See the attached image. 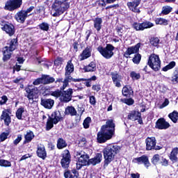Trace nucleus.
I'll return each mask as SVG.
<instances>
[{
    "mask_svg": "<svg viewBox=\"0 0 178 178\" xmlns=\"http://www.w3.org/2000/svg\"><path fill=\"white\" fill-rule=\"evenodd\" d=\"M116 124L113 120H107L106 124L102 125L97 135V143L99 144H105L106 141L112 140L115 136Z\"/></svg>",
    "mask_w": 178,
    "mask_h": 178,
    "instance_id": "obj_1",
    "label": "nucleus"
},
{
    "mask_svg": "<svg viewBox=\"0 0 178 178\" xmlns=\"http://www.w3.org/2000/svg\"><path fill=\"white\" fill-rule=\"evenodd\" d=\"M120 147L118 145L110 144L103 149L104 168H108L109 163L115 161V157L120 152Z\"/></svg>",
    "mask_w": 178,
    "mask_h": 178,
    "instance_id": "obj_2",
    "label": "nucleus"
},
{
    "mask_svg": "<svg viewBox=\"0 0 178 178\" xmlns=\"http://www.w3.org/2000/svg\"><path fill=\"white\" fill-rule=\"evenodd\" d=\"M140 47L141 43L139 42L134 46L127 47V50L122 54L123 57L129 59L131 55H134V54H135L132 58V62L135 65H140L142 58L141 54L139 53Z\"/></svg>",
    "mask_w": 178,
    "mask_h": 178,
    "instance_id": "obj_3",
    "label": "nucleus"
},
{
    "mask_svg": "<svg viewBox=\"0 0 178 178\" xmlns=\"http://www.w3.org/2000/svg\"><path fill=\"white\" fill-rule=\"evenodd\" d=\"M69 0H55L51 6L52 10H54L53 14L54 17H59L60 15H63L66 10L70 8V3L67 2Z\"/></svg>",
    "mask_w": 178,
    "mask_h": 178,
    "instance_id": "obj_4",
    "label": "nucleus"
},
{
    "mask_svg": "<svg viewBox=\"0 0 178 178\" xmlns=\"http://www.w3.org/2000/svg\"><path fill=\"white\" fill-rule=\"evenodd\" d=\"M51 95L55 98H60V102L67 104L72 101L73 98V90L68 88L65 91L62 92L59 89L51 92Z\"/></svg>",
    "mask_w": 178,
    "mask_h": 178,
    "instance_id": "obj_5",
    "label": "nucleus"
},
{
    "mask_svg": "<svg viewBox=\"0 0 178 178\" xmlns=\"http://www.w3.org/2000/svg\"><path fill=\"white\" fill-rule=\"evenodd\" d=\"M161 63L162 62L161 61L159 55L153 53L149 56L147 65L154 72H159L161 70Z\"/></svg>",
    "mask_w": 178,
    "mask_h": 178,
    "instance_id": "obj_6",
    "label": "nucleus"
},
{
    "mask_svg": "<svg viewBox=\"0 0 178 178\" xmlns=\"http://www.w3.org/2000/svg\"><path fill=\"white\" fill-rule=\"evenodd\" d=\"M97 51L105 59H111L115 55V53H113L115 47L111 44H107L105 47L99 45L97 47Z\"/></svg>",
    "mask_w": 178,
    "mask_h": 178,
    "instance_id": "obj_7",
    "label": "nucleus"
},
{
    "mask_svg": "<svg viewBox=\"0 0 178 178\" xmlns=\"http://www.w3.org/2000/svg\"><path fill=\"white\" fill-rule=\"evenodd\" d=\"M60 165L63 169L67 170L70 166L72 162V154H70V151L69 149H65L60 154Z\"/></svg>",
    "mask_w": 178,
    "mask_h": 178,
    "instance_id": "obj_8",
    "label": "nucleus"
},
{
    "mask_svg": "<svg viewBox=\"0 0 178 178\" xmlns=\"http://www.w3.org/2000/svg\"><path fill=\"white\" fill-rule=\"evenodd\" d=\"M23 3V0H8L4 6L5 10H9V12H13L16 9H19Z\"/></svg>",
    "mask_w": 178,
    "mask_h": 178,
    "instance_id": "obj_9",
    "label": "nucleus"
},
{
    "mask_svg": "<svg viewBox=\"0 0 178 178\" xmlns=\"http://www.w3.org/2000/svg\"><path fill=\"white\" fill-rule=\"evenodd\" d=\"M83 166H90V155L84 152L78 159V162L76 163V170H80Z\"/></svg>",
    "mask_w": 178,
    "mask_h": 178,
    "instance_id": "obj_10",
    "label": "nucleus"
},
{
    "mask_svg": "<svg viewBox=\"0 0 178 178\" xmlns=\"http://www.w3.org/2000/svg\"><path fill=\"white\" fill-rule=\"evenodd\" d=\"M72 62V59H70L67 62V65L65 67V77L66 79H70L72 81L74 82V80H76V79H74L71 75L72 73L74 72V65H73Z\"/></svg>",
    "mask_w": 178,
    "mask_h": 178,
    "instance_id": "obj_11",
    "label": "nucleus"
},
{
    "mask_svg": "<svg viewBox=\"0 0 178 178\" xmlns=\"http://www.w3.org/2000/svg\"><path fill=\"white\" fill-rule=\"evenodd\" d=\"M133 163H137L138 165H144L145 168L148 169L151 166V163L149 162V158L148 156L143 154L140 157L134 158L132 160Z\"/></svg>",
    "mask_w": 178,
    "mask_h": 178,
    "instance_id": "obj_12",
    "label": "nucleus"
},
{
    "mask_svg": "<svg viewBox=\"0 0 178 178\" xmlns=\"http://www.w3.org/2000/svg\"><path fill=\"white\" fill-rule=\"evenodd\" d=\"M1 26V30L3 31H5L6 34H8L10 37H12V35H15V26L10 23H6L5 22L2 21L0 23Z\"/></svg>",
    "mask_w": 178,
    "mask_h": 178,
    "instance_id": "obj_13",
    "label": "nucleus"
},
{
    "mask_svg": "<svg viewBox=\"0 0 178 178\" xmlns=\"http://www.w3.org/2000/svg\"><path fill=\"white\" fill-rule=\"evenodd\" d=\"M170 127V124L163 118H159L155 124V129L158 130H167Z\"/></svg>",
    "mask_w": 178,
    "mask_h": 178,
    "instance_id": "obj_14",
    "label": "nucleus"
},
{
    "mask_svg": "<svg viewBox=\"0 0 178 178\" xmlns=\"http://www.w3.org/2000/svg\"><path fill=\"white\" fill-rule=\"evenodd\" d=\"M27 94L26 97L29 99H34V97L38 94V88L35 87L34 85H29L25 88Z\"/></svg>",
    "mask_w": 178,
    "mask_h": 178,
    "instance_id": "obj_15",
    "label": "nucleus"
},
{
    "mask_svg": "<svg viewBox=\"0 0 178 178\" xmlns=\"http://www.w3.org/2000/svg\"><path fill=\"white\" fill-rule=\"evenodd\" d=\"M145 143L146 144V151H152L154 150V148H155V145H156V138L154 136H148L145 139Z\"/></svg>",
    "mask_w": 178,
    "mask_h": 178,
    "instance_id": "obj_16",
    "label": "nucleus"
},
{
    "mask_svg": "<svg viewBox=\"0 0 178 178\" xmlns=\"http://www.w3.org/2000/svg\"><path fill=\"white\" fill-rule=\"evenodd\" d=\"M111 76L115 87L120 88V87H122V79H123V76L118 74V72H111Z\"/></svg>",
    "mask_w": 178,
    "mask_h": 178,
    "instance_id": "obj_17",
    "label": "nucleus"
},
{
    "mask_svg": "<svg viewBox=\"0 0 178 178\" xmlns=\"http://www.w3.org/2000/svg\"><path fill=\"white\" fill-rule=\"evenodd\" d=\"M140 3H141V0H135L127 2V5L131 12H134V13H140L141 11L138 8Z\"/></svg>",
    "mask_w": 178,
    "mask_h": 178,
    "instance_id": "obj_18",
    "label": "nucleus"
},
{
    "mask_svg": "<svg viewBox=\"0 0 178 178\" xmlns=\"http://www.w3.org/2000/svg\"><path fill=\"white\" fill-rule=\"evenodd\" d=\"M97 79V76L93 75L89 79L79 78L76 79H74V83H80V81H85L83 84L84 86H86V87L88 88L91 87V81H96Z\"/></svg>",
    "mask_w": 178,
    "mask_h": 178,
    "instance_id": "obj_19",
    "label": "nucleus"
},
{
    "mask_svg": "<svg viewBox=\"0 0 178 178\" xmlns=\"http://www.w3.org/2000/svg\"><path fill=\"white\" fill-rule=\"evenodd\" d=\"M91 52H92V47L88 45L80 54V60H86V59H88V58H90Z\"/></svg>",
    "mask_w": 178,
    "mask_h": 178,
    "instance_id": "obj_20",
    "label": "nucleus"
},
{
    "mask_svg": "<svg viewBox=\"0 0 178 178\" xmlns=\"http://www.w3.org/2000/svg\"><path fill=\"white\" fill-rule=\"evenodd\" d=\"M9 113H11L10 109H6L3 111L2 114L1 115V120H4V124L6 126H9L10 124L11 118Z\"/></svg>",
    "mask_w": 178,
    "mask_h": 178,
    "instance_id": "obj_21",
    "label": "nucleus"
},
{
    "mask_svg": "<svg viewBox=\"0 0 178 178\" xmlns=\"http://www.w3.org/2000/svg\"><path fill=\"white\" fill-rule=\"evenodd\" d=\"M50 119L54 122V124H58V122H63L65 118L61 116L60 111H54L51 113Z\"/></svg>",
    "mask_w": 178,
    "mask_h": 178,
    "instance_id": "obj_22",
    "label": "nucleus"
},
{
    "mask_svg": "<svg viewBox=\"0 0 178 178\" xmlns=\"http://www.w3.org/2000/svg\"><path fill=\"white\" fill-rule=\"evenodd\" d=\"M55 100L52 99H41L40 105L46 109H52Z\"/></svg>",
    "mask_w": 178,
    "mask_h": 178,
    "instance_id": "obj_23",
    "label": "nucleus"
},
{
    "mask_svg": "<svg viewBox=\"0 0 178 178\" xmlns=\"http://www.w3.org/2000/svg\"><path fill=\"white\" fill-rule=\"evenodd\" d=\"M84 73H92L97 72V63L91 61L88 65H85L83 68Z\"/></svg>",
    "mask_w": 178,
    "mask_h": 178,
    "instance_id": "obj_24",
    "label": "nucleus"
},
{
    "mask_svg": "<svg viewBox=\"0 0 178 178\" xmlns=\"http://www.w3.org/2000/svg\"><path fill=\"white\" fill-rule=\"evenodd\" d=\"M2 52L3 55V62H6V60H9V59H10V57L12 56V52H13V50H10V49H9V47L6 46L3 48Z\"/></svg>",
    "mask_w": 178,
    "mask_h": 178,
    "instance_id": "obj_25",
    "label": "nucleus"
},
{
    "mask_svg": "<svg viewBox=\"0 0 178 178\" xmlns=\"http://www.w3.org/2000/svg\"><path fill=\"white\" fill-rule=\"evenodd\" d=\"M100 162H102V154L97 153L94 158L90 159L89 165H92V166H95Z\"/></svg>",
    "mask_w": 178,
    "mask_h": 178,
    "instance_id": "obj_26",
    "label": "nucleus"
},
{
    "mask_svg": "<svg viewBox=\"0 0 178 178\" xmlns=\"http://www.w3.org/2000/svg\"><path fill=\"white\" fill-rule=\"evenodd\" d=\"M36 154L38 158L44 160L47 158V150H45V147L44 145L38 146Z\"/></svg>",
    "mask_w": 178,
    "mask_h": 178,
    "instance_id": "obj_27",
    "label": "nucleus"
},
{
    "mask_svg": "<svg viewBox=\"0 0 178 178\" xmlns=\"http://www.w3.org/2000/svg\"><path fill=\"white\" fill-rule=\"evenodd\" d=\"M138 118H141V113L136 110L131 111L127 115L128 120H138Z\"/></svg>",
    "mask_w": 178,
    "mask_h": 178,
    "instance_id": "obj_28",
    "label": "nucleus"
},
{
    "mask_svg": "<svg viewBox=\"0 0 178 178\" xmlns=\"http://www.w3.org/2000/svg\"><path fill=\"white\" fill-rule=\"evenodd\" d=\"M92 22H93L94 29H95V30L97 32L101 31L102 29V18L97 17L94 19H92Z\"/></svg>",
    "mask_w": 178,
    "mask_h": 178,
    "instance_id": "obj_29",
    "label": "nucleus"
},
{
    "mask_svg": "<svg viewBox=\"0 0 178 178\" xmlns=\"http://www.w3.org/2000/svg\"><path fill=\"white\" fill-rule=\"evenodd\" d=\"M177 155H178V147L172 148L170 155H168L169 159L172 162V163H176L177 162Z\"/></svg>",
    "mask_w": 178,
    "mask_h": 178,
    "instance_id": "obj_30",
    "label": "nucleus"
},
{
    "mask_svg": "<svg viewBox=\"0 0 178 178\" xmlns=\"http://www.w3.org/2000/svg\"><path fill=\"white\" fill-rule=\"evenodd\" d=\"M122 92V95L127 97V98H130V97L134 94V91H133L131 86L129 87L127 86L123 87Z\"/></svg>",
    "mask_w": 178,
    "mask_h": 178,
    "instance_id": "obj_31",
    "label": "nucleus"
},
{
    "mask_svg": "<svg viewBox=\"0 0 178 178\" xmlns=\"http://www.w3.org/2000/svg\"><path fill=\"white\" fill-rule=\"evenodd\" d=\"M65 115L70 116H77V111L73 106H67L65 111Z\"/></svg>",
    "mask_w": 178,
    "mask_h": 178,
    "instance_id": "obj_32",
    "label": "nucleus"
},
{
    "mask_svg": "<svg viewBox=\"0 0 178 178\" xmlns=\"http://www.w3.org/2000/svg\"><path fill=\"white\" fill-rule=\"evenodd\" d=\"M173 10V8L170 6H164L162 7V10L161 13L159 14V16H166L167 15H169L171 13V12Z\"/></svg>",
    "mask_w": 178,
    "mask_h": 178,
    "instance_id": "obj_33",
    "label": "nucleus"
},
{
    "mask_svg": "<svg viewBox=\"0 0 178 178\" xmlns=\"http://www.w3.org/2000/svg\"><path fill=\"white\" fill-rule=\"evenodd\" d=\"M56 147L58 149H63L67 147V143L63 139V138H58L57 140Z\"/></svg>",
    "mask_w": 178,
    "mask_h": 178,
    "instance_id": "obj_34",
    "label": "nucleus"
},
{
    "mask_svg": "<svg viewBox=\"0 0 178 178\" xmlns=\"http://www.w3.org/2000/svg\"><path fill=\"white\" fill-rule=\"evenodd\" d=\"M168 118L170 119L172 123H177L178 122V112L177 111H174L168 114Z\"/></svg>",
    "mask_w": 178,
    "mask_h": 178,
    "instance_id": "obj_35",
    "label": "nucleus"
},
{
    "mask_svg": "<svg viewBox=\"0 0 178 178\" xmlns=\"http://www.w3.org/2000/svg\"><path fill=\"white\" fill-rule=\"evenodd\" d=\"M43 84H51L55 83V78L50 76L49 75L42 74Z\"/></svg>",
    "mask_w": 178,
    "mask_h": 178,
    "instance_id": "obj_36",
    "label": "nucleus"
},
{
    "mask_svg": "<svg viewBox=\"0 0 178 178\" xmlns=\"http://www.w3.org/2000/svg\"><path fill=\"white\" fill-rule=\"evenodd\" d=\"M34 133L32 131H30L29 132H27L26 134L24 136V144H26V143H31V140L33 138H34Z\"/></svg>",
    "mask_w": 178,
    "mask_h": 178,
    "instance_id": "obj_37",
    "label": "nucleus"
},
{
    "mask_svg": "<svg viewBox=\"0 0 178 178\" xmlns=\"http://www.w3.org/2000/svg\"><path fill=\"white\" fill-rule=\"evenodd\" d=\"M154 22L156 24H159L160 26H168L169 24V20L162 17L156 18Z\"/></svg>",
    "mask_w": 178,
    "mask_h": 178,
    "instance_id": "obj_38",
    "label": "nucleus"
},
{
    "mask_svg": "<svg viewBox=\"0 0 178 178\" xmlns=\"http://www.w3.org/2000/svg\"><path fill=\"white\" fill-rule=\"evenodd\" d=\"M7 47H8V49H10V51H15L16 49V47H17V40L13 39L10 40V42L8 43Z\"/></svg>",
    "mask_w": 178,
    "mask_h": 178,
    "instance_id": "obj_39",
    "label": "nucleus"
},
{
    "mask_svg": "<svg viewBox=\"0 0 178 178\" xmlns=\"http://www.w3.org/2000/svg\"><path fill=\"white\" fill-rule=\"evenodd\" d=\"M72 79H69V78H65L64 79L63 83V86L60 88V91H61V92H63V91H66L65 90L66 89V87H67V86H69V83H72Z\"/></svg>",
    "mask_w": 178,
    "mask_h": 178,
    "instance_id": "obj_40",
    "label": "nucleus"
},
{
    "mask_svg": "<svg viewBox=\"0 0 178 178\" xmlns=\"http://www.w3.org/2000/svg\"><path fill=\"white\" fill-rule=\"evenodd\" d=\"M54 124H55V122L51 119V116L49 115L47 122L46 123V131H49V130L53 129Z\"/></svg>",
    "mask_w": 178,
    "mask_h": 178,
    "instance_id": "obj_41",
    "label": "nucleus"
},
{
    "mask_svg": "<svg viewBox=\"0 0 178 178\" xmlns=\"http://www.w3.org/2000/svg\"><path fill=\"white\" fill-rule=\"evenodd\" d=\"M33 10H34V6H31L28 9H26V10L24 11V13H23V22H24V20H26V17H29V16H31V14L29 15V13L33 12Z\"/></svg>",
    "mask_w": 178,
    "mask_h": 178,
    "instance_id": "obj_42",
    "label": "nucleus"
},
{
    "mask_svg": "<svg viewBox=\"0 0 178 178\" xmlns=\"http://www.w3.org/2000/svg\"><path fill=\"white\" fill-rule=\"evenodd\" d=\"M160 40L158 37H152L149 39V43L152 47H158L159 45Z\"/></svg>",
    "mask_w": 178,
    "mask_h": 178,
    "instance_id": "obj_43",
    "label": "nucleus"
},
{
    "mask_svg": "<svg viewBox=\"0 0 178 178\" xmlns=\"http://www.w3.org/2000/svg\"><path fill=\"white\" fill-rule=\"evenodd\" d=\"M38 27L42 31H49V24L42 22L38 25Z\"/></svg>",
    "mask_w": 178,
    "mask_h": 178,
    "instance_id": "obj_44",
    "label": "nucleus"
},
{
    "mask_svg": "<svg viewBox=\"0 0 178 178\" xmlns=\"http://www.w3.org/2000/svg\"><path fill=\"white\" fill-rule=\"evenodd\" d=\"M161 161V156L158 154H154L151 159V162L152 165H156Z\"/></svg>",
    "mask_w": 178,
    "mask_h": 178,
    "instance_id": "obj_45",
    "label": "nucleus"
},
{
    "mask_svg": "<svg viewBox=\"0 0 178 178\" xmlns=\"http://www.w3.org/2000/svg\"><path fill=\"white\" fill-rule=\"evenodd\" d=\"M15 19L18 23H23V10H20L15 15Z\"/></svg>",
    "mask_w": 178,
    "mask_h": 178,
    "instance_id": "obj_46",
    "label": "nucleus"
},
{
    "mask_svg": "<svg viewBox=\"0 0 178 178\" xmlns=\"http://www.w3.org/2000/svg\"><path fill=\"white\" fill-rule=\"evenodd\" d=\"M176 66V62L171 61L169 64L165 65L162 68L163 72H168V70H170V69H173Z\"/></svg>",
    "mask_w": 178,
    "mask_h": 178,
    "instance_id": "obj_47",
    "label": "nucleus"
},
{
    "mask_svg": "<svg viewBox=\"0 0 178 178\" xmlns=\"http://www.w3.org/2000/svg\"><path fill=\"white\" fill-rule=\"evenodd\" d=\"M142 26V31L145 30V29H151V27H154V24L151 22H143L140 23Z\"/></svg>",
    "mask_w": 178,
    "mask_h": 178,
    "instance_id": "obj_48",
    "label": "nucleus"
},
{
    "mask_svg": "<svg viewBox=\"0 0 178 178\" xmlns=\"http://www.w3.org/2000/svg\"><path fill=\"white\" fill-rule=\"evenodd\" d=\"M172 83H178V67L175 68L172 79H171Z\"/></svg>",
    "mask_w": 178,
    "mask_h": 178,
    "instance_id": "obj_49",
    "label": "nucleus"
},
{
    "mask_svg": "<svg viewBox=\"0 0 178 178\" xmlns=\"http://www.w3.org/2000/svg\"><path fill=\"white\" fill-rule=\"evenodd\" d=\"M130 77L132 80H140V79H141V75L140 73H136V72L132 71L130 72Z\"/></svg>",
    "mask_w": 178,
    "mask_h": 178,
    "instance_id": "obj_50",
    "label": "nucleus"
},
{
    "mask_svg": "<svg viewBox=\"0 0 178 178\" xmlns=\"http://www.w3.org/2000/svg\"><path fill=\"white\" fill-rule=\"evenodd\" d=\"M122 102L128 105V106H131V105L134 104V99L133 98H124Z\"/></svg>",
    "mask_w": 178,
    "mask_h": 178,
    "instance_id": "obj_51",
    "label": "nucleus"
},
{
    "mask_svg": "<svg viewBox=\"0 0 178 178\" xmlns=\"http://www.w3.org/2000/svg\"><path fill=\"white\" fill-rule=\"evenodd\" d=\"M132 28H134L136 31H143V26H141V23L134 22L132 24Z\"/></svg>",
    "mask_w": 178,
    "mask_h": 178,
    "instance_id": "obj_52",
    "label": "nucleus"
},
{
    "mask_svg": "<svg viewBox=\"0 0 178 178\" xmlns=\"http://www.w3.org/2000/svg\"><path fill=\"white\" fill-rule=\"evenodd\" d=\"M90 123H91V118L87 117L83 122V126L85 129H90Z\"/></svg>",
    "mask_w": 178,
    "mask_h": 178,
    "instance_id": "obj_53",
    "label": "nucleus"
},
{
    "mask_svg": "<svg viewBox=\"0 0 178 178\" xmlns=\"http://www.w3.org/2000/svg\"><path fill=\"white\" fill-rule=\"evenodd\" d=\"M65 59H63V57L58 56L54 60V65L55 66H60L62 63H63Z\"/></svg>",
    "mask_w": 178,
    "mask_h": 178,
    "instance_id": "obj_54",
    "label": "nucleus"
},
{
    "mask_svg": "<svg viewBox=\"0 0 178 178\" xmlns=\"http://www.w3.org/2000/svg\"><path fill=\"white\" fill-rule=\"evenodd\" d=\"M33 86H40V84H44V79L42 75L40 78L36 79L33 82Z\"/></svg>",
    "mask_w": 178,
    "mask_h": 178,
    "instance_id": "obj_55",
    "label": "nucleus"
},
{
    "mask_svg": "<svg viewBox=\"0 0 178 178\" xmlns=\"http://www.w3.org/2000/svg\"><path fill=\"white\" fill-rule=\"evenodd\" d=\"M0 166H4L5 168H8L11 166L10 161H8L6 160H0Z\"/></svg>",
    "mask_w": 178,
    "mask_h": 178,
    "instance_id": "obj_56",
    "label": "nucleus"
},
{
    "mask_svg": "<svg viewBox=\"0 0 178 178\" xmlns=\"http://www.w3.org/2000/svg\"><path fill=\"white\" fill-rule=\"evenodd\" d=\"M92 91H96V92H99L101 91V84L95 83L92 86Z\"/></svg>",
    "mask_w": 178,
    "mask_h": 178,
    "instance_id": "obj_57",
    "label": "nucleus"
},
{
    "mask_svg": "<svg viewBox=\"0 0 178 178\" xmlns=\"http://www.w3.org/2000/svg\"><path fill=\"white\" fill-rule=\"evenodd\" d=\"M89 102H90V105L95 106V105H97V99L95 98V96H90L89 97Z\"/></svg>",
    "mask_w": 178,
    "mask_h": 178,
    "instance_id": "obj_58",
    "label": "nucleus"
},
{
    "mask_svg": "<svg viewBox=\"0 0 178 178\" xmlns=\"http://www.w3.org/2000/svg\"><path fill=\"white\" fill-rule=\"evenodd\" d=\"M77 111H78V113L80 115V116H82L83 113H84V112L86 111V108L83 105L78 106Z\"/></svg>",
    "mask_w": 178,
    "mask_h": 178,
    "instance_id": "obj_59",
    "label": "nucleus"
},
{
    "mask_svg": "<svg viewBox=\"0 0 178 178\" xmlns=\"http://www.w3.org/2000/svg\"><path fill=\"white\" fill-rule=\"evenodd\" d=\"M115 30H116L119 37H120L122 38V37H123V35L122 34V30H123V26H122V25L117 26L115 28Z\"/></svg>",
    "mask_w": 178,
    "mask_h": 178,
    "instance_id": "obj_60",
    "label": "nucleus"
},
{
    "mask_svg": "<svg viewBox=\"0 0 178 178\" xmlns=\"http://www.w3.org/2000/svg\"><path fill=\"white\" fill-rule=\"evenodd\" d=\"M161 166H169V160L166 159L164 157H162L161 161Z\"/></svg>",
    "mask_w": 178,
    "mask_h": 178,
    "instance_id": "obj_61",
    "label": "nucleus"
},
{
    "mask_svg": "<svg viewBox=\"0 0 178 178\" xmlns=\"http://www.w3.org/2000/svg\"><path fill=\"white\" fill-rule=\"evenodd\" d=\"M22 115H23V108H19L16 112V116L17 119H22Z\"/></svg>",
    "mask_w": 178,
    "mask_h": 178,
    "instance_id": "obj_62",
    "label": "nucleus"
},
{
    "mask_svg": "<svg viewBox=\"0 0 178 178\" xmlns=\"http://www.w3.org/2000/svg\"><path fill=\"white\" fill-rule=\"evenodd\" d=\"M8 136H9V132L2 133L0 135V140H1V141H5V140H6V138H8Z\"/></svg>",
    "mask_w": 178,
    "mask_h": 178,
    "instance_id": "obj_63",
    "label": "nucleus"
},
{
    "mask_svg": "<svg viewBox=\"0 0 178 178\" xmlns=\"http://www.w3.org/2000/svg\"><path fill=\"white\" fill-rule=\"evenodd\" d=\"M22 135H19L17 138L13 141V144L15 145H17V144H19V143L22 141Z\"/></svg>",
    "mask_w": 178,
    "mask_h": 178,
    "instance_id": "obj_64",
    "label": "nucleus"
}]
</instances>
